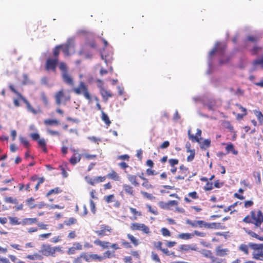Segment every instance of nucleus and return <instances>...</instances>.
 Here are the masks:
<instances>
[{"instance_id":"obj_10","label":"nucleus","mask_w":263,"mask_h":263,"mask_svg":"<svg viewBox=\"0 0 263 263\" xmlns=\"http://www.w3.org/2000/svg\"><path fill=\"white\" fill-rule=\"evenodd\" d=\"M100 230L95 231V233L98 235L100 237H103L108 234L106 233L107 232L110 233L111 229L109 226L107 225L102 224L100 226Z\"/></svg>"},{"instance_id":"obj_28","label":"nucleus","mask_w":263,"mask_h":263,"mask_svg":"<svg viewBox=\"0 0 263 263\" xmlns=\"http://www.w3.org/2000/svg\"><path fill=\"white\" fill-rule=\"evenodd\" d=\"M9 219L10 223L12 225H18L22 224V222L18 221V218L17 217H9Z\"/></svg>"},{"instance_id":"obj_21","label":"nucleus","mask_w":263,"mask_h":263,"mask_svg":"<svg viewBox=\"0 0 263 263\" xmlns=\"http://www.w3.org/2000/svg\"><path fill=\"white\" fill-rule=\"evenodd\" d=\"M127 177L132 184L134 185L135 186L139 185V183L137 181V177L136 176L128 174L127 175Z\"/></svg>"},{"instance_id":"obj_43","label":"nucleus","mask_w":263,"mask_h":263,"mask_svg":"<svg viewBox=\"0 0 263 263\" xmlns=\"http://www.w3.org/2000/svg\"><path fill=\"white\" fill-rule=\"evenodd\" d=\"M254 112L258 121L259 122H262L263 121V115L262 113L260 111L256 110H254Z\"/></svg>"},{"instance_id":"obj_31","label":"nucleus","mask_w":263,"mask_h":263,"mask_svg":"<svg viewBox=\"0 0 263 263\" xmlns=\"http://www.w3.org/2000/svg\"><path fill=\"white\" fill-rule=\"evenodd\" d=\"M61 192L59 187H55L53 189L50 190L46 194V196L48 197L52 194H58Z\"/></svg>"},{"instance_id":"obj_24","label":"nucleus","mask_w":263,"mask_h":263,"mask_svg":"<svg viewBox=\"0 0 263 263\" xmlns=\"http://www.w3.org/2000/svg\"><path fill=\"white\" fill-rule=\"evenodd\" d=\"M210 143L211 140L210 139H205L202 144L200 142L199 144H200V147L201 149H205L210 146Z\"/></svg>"},{"instance_id":"obj_45","label":"nucleus","mask_w":263,"mask_h":263,"mask_svg":"<svg viewBox=\"0 0 263 263\" xmlns=\"http://www.w3.org/2000/svg\"><path fill=\"white\" fill-rule=\"evenodd\" d=\"M41 99L43 101V102H44V103L46 105H48V98L46 97L45 93L44 92H42L41 93Z\"/></svg>"},{"instance_id":"obj_52","label":"nucleus","mask_w":263,"mask_h":263,"mask_svg":"<svg viewBox=\"0 0 263 263\" xmlns=\"http://www.w3.org/2000/svg\"><path fill=\"white\" fill-rule=\"evenodd\" d=\"M23 77L24 79L23 81V84L24 85L29 84L31 83V82L28 79V76L27 74H24Z\"/></svg>"},{"instance_id":"obj_29","label":"nucleus","mask_w":263,"mask_h":263,"mask_svg":"<svg viewBox=\"0 0 263 263\" xmlns=\"http://www.w3.org/2000/svg\"><path fill=\"white\" fill-rule=\"evenodd\" d=\"M107 176L108 178L113 179L115 180H119L120 178L118 174L114 171H112L111 173L108 174Z\"/></svg>"},{"instance_id":"obj_58","label":"nucleus","mask_w":263,"mask_h":263,"mask_svg":"<svg viewBox=\"0 0 263 263\" xmlns=\"http://www.w3.org/2000/svg\"><path fill=\"white\" fill-rule=\"evenodd\" d=\"M153 244L154 247L157 249L161 250L162 249L161 247L162 243L161 241L154 242Z\"/></svg>"},{"instance_id":"obj_39","label":"nucleus","mask_w":263,"mask_h":263,"mask_svg":"<svg viewBox=\"0 0 263 263\" xmlns=\"http://www.w3.org/2000/svg\"><path fill=\"white\" fill-rule=\"evenodd\" d=\"M141 193L143 195V196L144 197H145L149 200H154L155 199V197L154 196H153L152 194H149L146 192L141 191Z\"/></svg>"},{"instance_id":"obj_49","label":"nucleus","mask_w":263,"mask_h":263,"mask_svg":"<svg viewBox=\"0 0 263 263\" xmlns=\"http://www.w3.org/2000/svg\"><path fill=\"white\" fill-rule=\"evenodd\" d=\"M244 230H245V232L247 234H248L249 235H250L251 236H252L253 237H255L256 238H257L258 235L256 234L255 232H253L252 231L247 230V229H245V228H244Z\"/></svg>"},{"instance_id":"obj_47","label":"nucleus","mask_w":263,"mask_h":263,"mask_svg":"<svg viewBox=\"0 0 263 263\" xmlns=\"http://www.w3.org/2000/svg\"><path fill=\"white\" fill-rule=\"evenodd\" d=\"M161 232L162 234L164 236H170L171 235V233L168 229L165 228H163L161 230Z\"/></svg>"},{"instance_id":"obj_59","label":"nucleus","mask_w":263,"mask_h":263,"mask_svg":"<svg viewBox=\"0 0 263 263\" xmlns=\"http://www.w3.org/2000/svg\"><path fill=\"white\" fill-rule=\"evenodd\" d=\"M168 162L172 166H174V165L177 164L179 161L177 159H171L168 160Z\"/></svg>"},{"instance_id":"obj_1","label":"nucleus","mask_w":263,"mask_h":263,"mask_svg":"<svg viewBox=\"0 0 263 263\" xmlns=\"http://www.w3.org/2000/svg\"><path fill=\"white\" fill-rule=\"evenodd\" d=\"M72 46L69 43L56 46L52 50V55L49 57L46 63V66H58L59 64V54L62 50L66 57L70 55V51Z\"/></svg>"},{"instance_id":"obj_53","label":"nucleus","mask_w":263,"mask_h":263,"mask_svg":"<svg viewBox=\"0 0 263 263\" xmlns=\"http://www.w3.org/2000/svg\"><path fill=\"white\" fill-rule=\"evenodd\" d=\"M152 258L156 262H159L160 261V258L157 254L155 253L154 252H152Z\"/></svg>"},{"instance_id":"obj_22","label":"nucleus","mask_w":263,"mask_h":263,"mask_svg":"<svg viewBox=\"0 0 263 263\" xmlns=\"http://www.w3.org/2000/svg\"><path fill=\"white\" fill-rule=\"evenodd\" d=\"M123 187L124 189V191L126 193L129 194L130 195L133 196V187L127 185V184H123Z\"/></svg>"},{"instance_id":"obj_64","label":"nucleus","mask_w":263,"mask_h":263,"mask_svg":"<svg viewBox=\"0 0 263 263\" xmlns=\"http://www.w3.org/2000/svg\"><path fill=\"white\" fill-rule=\"evenodd\" d=\"M213 189V183L208 182L204 187V190L206 191H210Z\"/></svg>"},{"instance_id":"obj_18","label":"nucleus","mask_w":263,"mask_h":263,"mask_svg":"<svg viewBox=\"0 0 263 263\" xmlns=\"http://www.w3.org/2000/svg\"><path fill=\"white\" fill-rule=\"evenodd\" d=\"M199 252L204 257H205L206 258H209L210 259H211L212 257L213 256L212 252L210 250L202 249L201 251H200Z\"/></svg>"},{"instance_id":"obj_37","label":"nucleus","mask_w":263,"mask_h":263,"mask_svg":"<svg viewBox=\"0 0 263 263\" xmlns=\"http://www.w3.org/2000/svg\"><path fill=\"white\" fill-rule=\"evenodd\" d=\"M19 139L21 143H22L25 146L27 147L29 146V142L28 141L26 138L22 136H20Z\"/></svg>"},{"instance_id":"obj_15","label":"nucleus","mask_w":263,"mask_h":263,"mask_svg":"<svg viewBox=\"0 0 263 263\" xmlns=\"http://www.w3.org/2000/svg\"><path fill=\"white\" fill-rule=\"evenodd\" d=\"M26 104L27 106V109L28 111L32 112V114L35 115L37 114V110L34 109L32 106L30 105L29 102L26 99V98L24 97H22L21 99Z\"/></svg>"},{"instance_id":"obj_5","label":"nucleus","mask_w":263,"mask_h":263,"mask_svg":"<svg viewBox=\"0 0 263 263\" xmlns=\"http://www.w3.org/2000/svg\"><path fill=\"white\" fill-rule=\"evenodd\" d=\"M186 223L191 225L192 227L197 228L198 227L202 228L203 227L208 228H213L216 226V223H206L202 220L191 221L189 219L186 220Z\"/></svg>"},{"instance_id":"obj_12","label":"nucleus","mask_w":263,"mask_h":263,"mask_svg":"<svg viewBox=\"0 0 263 263\" xmlns=\"http://www.w3.org/2000/svg\"><path fill=\"white\" fill-rule=\"evenodd\" d=\"M229 252V251L228 249H222L220 246H218L215 248V254L218 256H224Z\"/></svg>"},{"instance_id":"obj_20","label":"nucleus","mask_w":263,"mask_h":263,"mask_svg":"<svg viewBox=\"0 0 263 263\" xmlns=\"http://www.w3.org/2000/svg\"><path fill=\"white\" fill-rule=\"evenodd\" d=\"M194 237L193 233H181L178 235V237L182 239L188 240Z\"/></svg>"},{"instance_id":"obj_16","label":"nucleus","mask_w":263,"mask_h":263,"mask_svg":"<svg viewBox=\"0 0 263 263\" xmlns=\"http://www.w3.org/2000/svg\"><path fill=\"white\" fill-rule=\"evenodd\" d=\"M99 87L100 93L101 94L103 99H105L106 101L107 100L108 98L112 97V95L107 90L105 89L102 86H99Z\"/></svg>"},{"instance_id":"obj_25","label":"nucleus","mask_w":263,"mask_h":263,"mask_svg":"<svg viewBox=\"0 0 263 263\" xmlns=\"http://www.w3.org/2000/svg\"><path fill=\"white\" fill-rule=\"evenodd\" d=\"M127 237L131 242L135 246H137L139 245V242L138 239H137L134 236L131 234H128Z\"/></svg>"},{"instance_id":"obj_40","label":"nucleus","mask_w":263,"mask_h":263,"mask_svg":"<svg viewBox=\"0 0 263 263\" xmlns=\"http://www.w3.org/2000/svg\"><path fill=\"white\" fill-rule=\"evenodd\" d=\"M253 64L254 66H263V56L255 60L253 62Z\"/></svg>"},{"instance_id":"obj_51","label":"nucleus","mask_w":263,"mask_h":263,"mask_svg":"<svg viewBox=\"0 0 263 263\" xmlns=\"http://www.w3.org/2000/svg\"><path fill=\"white\" fill-rule=\"evenodd\" d=\"M140 230L146 234H148L150 232L149 228L143 223L142 224Z\"/></svg>"},{"instance_id":"obj_2","label":"nucleus","mask_w":263,"mask_h":263,"mask_svg":"<svg viewBox=\"0 0 263 263\" xmlns=\"http://www.w3.org/2000/svg\"><path fill=\"white\" fill-rule=\"evenodd\" d=\"M249 246L251 249L253 250L252 255L253 258L257 259L263 260V243H249Z\"/></svg>"},{"instance_id":"obj_46","label":"nucleus","mask_w":263,"mask_h":263,"mask_svg":"<svg viewBox=\"0 0 263 263\" xmlns=\"http://www.w3.org/2000/svg\"><path fill=\"white\" fill-rule=\"evenodd\" d=\"M103 259V257L99 256L97 254H91V261L92 260H98L100 261Z\"/></svg>"},{"instance_id":"obj_54","label":"nucleus","mask_w":263,"mask_h":263,"mask_svg":"<svg viewBox=\"0 0 263 263\" xmlns=\"http://www.w3.org/2000/svg\"><path fill=\"white\" fill-rule=\"evenodd\" d=\"M103 255H104L103 258H109L110 257L115 256V254H112L110 251H106L104 253Z\"/></svg>"},{"instance_id":"obj_33","label":"nucleus","mask_w":263,"mask_h":263,"mask_svg":"<svg viewBox=\"0 0 263 263\" xmlns=\"http://www.w3.org/2000/svg\"><path fill=\"white\" fill-rule=\"evenodd\" d=\"M77 219L73 217L69 218L67 220L64 221V223L67 226H70L71 224L76 223Z\"/></svg>"},{"instance_id":"obj_26","label":"nucleus","mask_w":263,"mask_h":263,"mask_svg":"<svg viewBox=\"0 0 263 263\" xmlns=\"http://www.w3.org/2000/svg\"><path fill=\"white\" fill-rule=\"evenodd\" d=\"M212 263H227L224 259L219 258L215 256H213L211 259Z\"/></svg>"},{"instance_id":"obj_60","label":"nucleus","mask_w":263,"mask_h":263,"mask_svg":"<svg viewBox=\"0 0 263 263\" xmlns=\"http://www.w3.org/2000/svg\"><path fill=\"white\" fill-rule=\"evenodd\" d=\"M40 256L37 254H34L33 255H28L27 258L31 260H35V259L39 257Z\"/></svg>"},{"instance_id":"obj_23","label":"nucleus","mask_w":263,"mask_h":263,"mask_svg":"<svg viewBox=\"0 0 263 263\" xmlns=\"http://www.w3.org/2000/svg\"><path fill=\"white\" fill-rule=\"evenodd\" d=\"M101 118L102 120L107 124V126H109L111 123V122L109 120L108 116L103 111H102Z\"/></svg>"},{"instance_id":"obj_55","label":"nucleus","mask_w":263,"mask_h":263,"mask_svg":"<svg viewBox=\"0 0 263 263\" xmlns=\"http://www.w3.org/2000/svg\"><path fill=\"white\" fill-rule=\"evenodd\" d=\"M90 205L91 211L93 213V214H95V213H96L95 204L92 199L90 200Z\"/></svg>"},{"instance_id":"obj_6","label":"nucleus","mask_w":263,"mask_h":263,"mask_svg":"<svg viewBox=\"0 0 263 263\" xmlns=\"http://www.w3.org/2000/svg\"><path fill=\"white\" fill-rule=\"evenodd\" d=\"M62 73V77L64 82L67 84L73 86L74 83L72 78L68 71L67 67H59Z\"/></svg>"},{"instance_id":"obj_48","label":"nucleus","mask_w":263,"mask_h":263,"mask_svg":"<svg viewBox=\"0 0 263 263\" xmlns=\"http://www.w3.org/2000/svg\"><path fill=\"white\" fill-rule=\"evenodd\" d=\"M114 198V195H109L107 196L104 197V200L107 203H110L112 202L113 199Z\"/></svg>"},{"instance_id":"obj_7","label":"nucleus","mask_w":263,"mask_h":263,"mask_svg":"<svg viewBox=\"0 0 263 263\" xmlns=\"http://www.w3.org/2000/svg\"><path fill=\"white\" fill-rule=\"evenodd\" d=\"M54 98L56 104L58 105H60L62 103L65 104V102L69 100L70 97L66 96L64 94L63 90H61L55 93Z\"/></svg>"},{"instance_id":"obj_3","label":"nucleus","mask_w":263,"mask_h":263,"mask_svg":"<svg viewBox=\"0 0 263 263\" xmlns=\"http://www.w3.org/2000/svg\"><path fill=\"white\" fill-rule=\"evenodd\" d=\"M72 90L77 95H82L87 100L89 101L91 100V96L88 91L87 86L83 82H80L78 86L74 88Z\"/></svg>"},{"instance_id":"obj_35","label":"nucleus","mask_w":263,"mask_h":263,"mask_svg":"<svg viewBox=\"0 0 263 263\" xmlns=\"http://www.w3.org/2000/svg\"><path fill=\"white\" fill-rule=\"evenodd\" d=\"M104 57V61L106 63V64H109L111 60H112V55H104L103 54L102 55V58L103 59Z\"/></svg>"},{"instance_id":"obj_38","label":"nucleus","mask_w":263,"mask_h":263,"mask_svg":"<svg viewBox=\"0 0 263 263\" xmlns=\"http://www.w3.org/2000/svg\"><path fill=\"white\" fill-rule=\"evenodd\" d=\"M9 87L10 88V89L14 93H15L17 96L20 99H21L22 98V97H23V96L20 93L18 92L14 87V86H13V85L12 84H10L9 85Z\"/></svg>"},{"instance_id":"obj_13","label":"nucleus","mask_w":263,"mask_h":263,"mask_svg":"<svg viewBox=\"0 0 263 263\" xmlns=\"http://www.w3.org/2000/svg\"><path fill=\"white\" fill-rule=\"evenodd\" d=\"M180 172L181 174V175L177 176L175 177V179L177 180L179 179H184L185 177L186 176V173L188 171L187 168L185 167L183 165H181L179 167Z\"/></svg>"},{"instance_id":"obj_8","label":"nucleus","mask_w":263,"mask_h":263,"mask_svg":"<svg viewBox=\"0 0 263 263\" xmlns=\"http://www.w3.org/2000/svg\"><path fill=\"white\" fill-rule=\"evenodd\" d=\"M251 217L256 227H259L263 222V214L260 211H258L256 213L255 211H252Z\"/></svg>"},{"instance_id":"obj_14","label":"nucleus","mask_w":263,"mask_h":263,"mask_svg":"<svg viewBox=\"0 0 263 263\" xmlns=\"http://www.w3.org/2000/svg\"><path fill=\"white\" fill-rule=\"evenodd\" d=\"M179 248L181 250L185 251H189V250H194V251H197V247L196 246V245H180L179 247Z\"/></svg>"},{"instance_id":"obj_41","label":"nucleus","mask_w":263,"mask_h":263,"mask_svg":"<svg viewBox=\"0 0 263 263\" xmlns=\"http://www.w3.org/2000/svg\"><path fill=\"white\" fill-rule=\"evenodd\" d=\"M188 135H189L190 139H191L193 141L194 140V141L197 142L198 143H200V139L198 138H197V136H195L193 135H191L190 129H189L188 130Z\"/></svg>"},{"instance_id":"obj_27","label":"nucleus","mask_w":263,"mask_h":263,"mask_svg":"<svg viewBox=\"0 0 263 263\" xmlns=\"http://www.w3.org/2000/svg\"><path fill=\"white\" fill-rule=\"evenodd\" d=\"M143 223H132L130 228L133 230H140Z\"/></svg>"},{"instance_id":"obj_50","label":"nucleus","mask_w":263,"mask_h":263,"mask_svg":"<svg viewBox=\"0 0 263 263\" xmlns=\"http://www.w3.org/2000/svg\"><path fill=\"white\" fill-rule=\"evenodd\" d=\"M9 257L14 263H25L23 261L18 260L17 258L14 255H10Z\"/></svg>"},{"instance_id":"obj_19","label":"nucleus","mask_w":263,"mask_h":263,"mask_svg":"<svg viewBox=\"0 0 263 263\" xmlns=\"http://www.w3.org/2000/svg\"><path fill=\"white\" fill-rule=\"evenodd\" d=\"M81 158V155L80 154H78V156H76L75 155L71 157L70 159V162L72 165L76 164L78 162H79Z\"/></svg>"},{"instance_id":"obj_17","label":"nucleus","mask_w":263,"mask_h":263,"mask_svg":"<svg viewBox=\"0 0 263 263\" xmlns=\"http://www.w3.org/2000/svg\"><path fill=\"white\" fill-rule=\"evenodd\" d=\"M37 222V219L36 218H25L22 222L23 225L31 224Z\"/></svg>"},{"instance_id":"obj_36","label":"nucleus","mask_w":263,"mask_h":263,"mask_svg":"<svg viewBox=\"0 0 263 263\" xmlns=\"http://www.w3.org/2000/svg\"><path fill=\"white\" fill-rule=\"evenodd\" d=\"M5 201L8 203H11L13 204H18V200L16 198H13L11 197H6L5 198Z\"/></svg>"},{"instance_id":"obj_57","label":"nucleus","mask_w":263,"mask_h":263,"mask_svg":"<svg viewBox=\"0 0 263 263\" xmlns=\"http://www.w3.org/2000/svg\"><path fill=\"white\" fill-rule=\"evenodd\" d=\"M38 144L41 147H45L46 145V140L43 138L40 139L38 141Z\"/></svg>"},{"instance_id":"obj_4","label":"nucleus","mask_w":263,"mask_h":263,"mask_svg":"<svg viewBox=\"0 0 263 263\" xmlns=\"http://www.w3.org/2000/svg\"><path fill=\"white\" fill-rule=\"evenodd\" d=\"M226 47L227 46L224 44L217 42L214 48L209 53L208 56L209 61H212L217 52H219L222 53L226 49Z\"/></svg>"},{"instance_id":"obj_61","label":"nucleus","mask_w":263,"mask_h":263,"mask_svg":"<svg viewBox=\"0 0 263 263\" xmlns=\"http://www.w3.org/2000/svg\"><path fill=\"white\" fill-rule=\"evenodd\" d=\"M193 234H194V235H196L197 236H200V237H205V235H206L205 233H204V232H199L198 231H194V233Z\"/></svg>"},{"instance_id":"obj_32","label":"nucleus","mask_w":263,"mask_h":263,"mask_svg":"<svg viewBox=\"0 0 263 263\" xmlns=\"http://www.w3.org/2000/svg\"><path fill=\"white\" fill-rule=\"evenodd\" d=\"M80 257L85 259L87 262L91 261V254H88L86 253H82L80 255Z\"/></svg>"},{"instance_id":"obj_30","label":"nucleus","mask_w":263,"mask_h":263,"mask_svg":"<svg viewBox=\"0 0 263 263\" xmlns=\"http://www.w3.org/2000/svg\"><path fill=\"white\" fill-rule=\"evenodd\" d=\"M44 123L46 125H51L53 124H58L59 121L55 119H48L44 121Z\"/></svg>"},{"instance_id":"obj_62","label":"nucleus","mask_w":263,"mask_h":263,"mask_svg":"<svg viewBox=\"0 0 263 263\" xmlns=\"http://www.w3.org/2000/svg\"><path fill=\"white\" fill-rule=\"evenodd\" d=\"M159 204L160 206L163 209H167V210H169L170 209V208L168 206L167 202V203H165V202H159Z\"/></svg>"},{"instance_id":"obj_34","label":"nucleus","mask_w":263,"mask_h":263,"mask_svg":"<svg viewBox=\"0 0 263 263\" xmlns=\"http://www.w3.org/2000/svg\"><path fill=\"white\" fill-rule=\"evenodd\" d=\"M187 152L191 153V154L187 157V161L188 162H191L194 158L195 151L194 150H187Z\"/></svg>"},{"instance_id":"obj_9","label":"nucleus","mask_w":263,"mask_h":263,"mask_svg":"<svg viewBox=\"0 0 263 263\" xmlns=\"http://www.w3.org/2000/svg\"><path fill=\"white\" fill-rule=\"evenodd\" d=\"M40 252L46 256H55V255H54L53 248L51 247L49 245H43L42 246V249Z\"/></svg>"},{"instance_id":"obj_11","label":"nucleus","mask_w":263,"mask_h":263,"mask_svg":"<svg viewBox=\"0 0 263 263\" xmlns=\"http://www.w3.org/2000/svg\"><path fill=\"white\" fill-rule=\"evenodd\" d=\"M105 179H106V177L105 176H104V177H102V176L96 177L93 178H90L88 176L85 177L86 181L88 183L92 185H94L96 183H97L99 182H103L105 180Z\"/></svg>"},{"instance_id":"obj_44","label":"nucleus","mask_w":263,"mask_h":263,"mask_svg":"<svg viewBox=\"0 0 263 263\" xmlns=\"http://www.w3.org/2000/svg\"><path fill=\"white\" fill-rule=\"evenodd\" d=\"M239 250L243 252L246 254H248V246L246 245L241 244L239 246Z\"/></svg>"},{"instance_id":"obj_56","label":"nucleus","mask_w":263,"mask_h":263,"mask_svg":"<svg viewBox=\"0 0 263 263\" xmlns=\"http://www.w3.org/2000/svg\"><path fill=\"white\" fill-rule=\"evenodd\" d=\"M234 148V147L233 144L231 143L227 144V145L226 147V149L227 150L228 153H229L230 152H232Z\"/></svg>"},{"instance_id":"obj_42","label":"nucleus","mask_w":263,"mask_h":263,"mask_svg":"<svg viewBox=\"0 0 263 263\" xmlns=\"http://www.w3.org/2000/svg\"><path fill=\"white\" fill-rule=\"evenodd\" d=\"M48 205V204H46L44 202H41L39 203V204H36L33 205L32 206H30V209H32L33 208H35V207H37L39 209H42L44 206H47V207Z\"/></svg>"},{"instance_id":"obj_63","label":"nucleus","mask_w":263,"mask_h":263,"mask_svg":"<svg viewBox=\"0 0 263 263\" xmlns=\"http://www.w3.org/2000/svg\"><path fill=\"white\" fill-rule=\"evenodd\" d=\"M47 133L52 136H59V133L57 131H54L50 129H47Z\"/></svg>"}]
</instances>
